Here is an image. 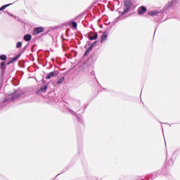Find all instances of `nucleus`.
Segmentation results:
<instances>
[{"instance_id": "nucleus-1", "label": "nucleus", "mask_w": 180, "mask_h": 180, "mask_svg": "<svg viewBox=\"0 0 180 180\" xmlns=\"http://www.w3.org/2000/svg\"><path fill=\"white\" fill-rule=\"evenodd\" d=\"M131 5H132V2L131 0H126L124 1V12L122 13V16H123V15H125V13H128L129 11H130V8H131Z\"/></svg>"}, {"instance_id": "nucleus-2", "label": "nucleus", "mask_w": 180, "mask_h": 180, "mask_svg": "<svg viewBox=\"0 0 180 180\" xmlns=\"http://www.w3.org/2000/svg\"><path fill=\"white\" fill-rule=\"evenodd\" d=\"M44 32V27H37L34 28L32 34L33 36H37V34H40V33H43Z\"/></svg>"}, {"instance_id": "nucleus-3", "label": "nucleus", "mask_w": 180, "mask_h": 180, "mask_svg": "<svg viewBox=\"0 0 180 180\" xmlns=\"http://www.w3.org/2000/svg\"><path fill=\"white\" fill-rule=\"evenodd\" d=\"M59 74H60V72L57 70L51 72L46 76V79H50L51 78H53V77H57V75H58Z\"/></svg>"}, {"instance_id": "nucleus-4", "label": "nucleus", "mask_w": 180, "mask_h": 180, "mask_svg": "<svg viewBox=\"0 0 180 180\" xmlns=\"http://www.w3.org/2000/svg\"><path fill=\"white\" fill-rule=\"evenodd\" d=\"M137 12H138V15H144V13L147 12V8L141 6L138 8Z\"/></svg>"}, {"instance_id": "nucleus-5", "label": "nucleus", "mask_w": 180, "mask_h": 180, "mask_svg": "<svg viewBox=\"0 0 180 180\" xmlns=\"http://www.w3.org/2000/svg\"><path fill=\"white\" fill-rule=\"evenodd\" d=\"M89 40H96L98 39V33L90 32L88 35Z\"/></svg>"}, {"instance_id": "nucleus-6", "label": "nucleus", "mask_w": 180, "mask_h": 180, "mask_svg": "<svg viewBox=\"0 0 180 180\" xmlns=\"http://www.w3.org/2000/svg\"><path fill=\"white\" fill-rule=\"evenodd\" d=\"M101 43H103L108 39V32H104L103 34L101 36Z\"/></svg>"}, {"instance_id": "nucleus-7", "label": "nucleus", "mask_w": 180, "mask_h": 180, "mask_svg": "<svg viewBox=\"0 0 180 180\" xmlns=\"http://www.w3.org/2000/svg\"><path fill=\"white\" fill-rule=\"evenodd\" d=\"M24 40L25 41H30V40H32V35L30 34H26L25 37H24Z\"/></svg>"}, {"instance_id": "nucleus-8", "label": "nucleus", "mask_w": 180, "mask_h": 180, "mask_svg": "<svg viewBox=\"0 0 180 180\" xmlns=\"http://www.w3.org/2000/svg\"><path fill=\"white\" fill-rule=\"evenodd\" d=\"M148 14L150 16H155L156 15L158 14V11H152L148 12Z\"/></svg>"}, {"instance_id": "nucleus-9", "label": "nucleus", "mask_w": 180, "mask_h": 180, "mask_svg": "<svg viewBox=\"0 0 180 180\" xmlns=\"http://www.w3.org/2000/svg\"><path fill=\"white\" fill-rule=\"evenodd\" d=\"M65 80V77H61L58 82H57V84L60 85L61 84H63V82H64V81Z\"/></svg>"}, {"instance_id": "nucleus-10", "label": "nucleus", "mask_w": 180, "mask_h": 180, "mask_svg": "<svg viewBox=\"0 0 180 180\" xmlns=\"http://www.w3.org/2000/svg\"><path fill=\"white\" fill-rule=\"evenodd\" d=\"M11 5H12L11 4H6V5H4V6H2L1 8H0V12L1 11H4V9H6V8H8V6H11Z\"/></svg>"}, {"instance_id": "nucleus-11", "label": "nucleus", "mask_w": 180, "mask_h": 180, "mask_svg": "<svg viewBox=\"0 0 180 180\" xmlns=\"http://www.w3.org/2000/svg\"><path fill=\"white\" fill-rule=\"evenodd\" d=\"M7 57L6 55H1L0 56V59L3 61H5V60H6Z\"/></svg>"}, {"instance_id": "nucleus-12", "label": "nucleus", "mask_w": 180, "mask_h": 180, "mask_svg": "<svg viewBox=\"0 0 180 180\" xmlns=\"http://www.w3.org/2000/svg\"><path fill=\"white\" fill-rule=\"evenodd\" d=\"M72 27H74V29H77V26H78V24H77V22L75 21H73L72 22Z\"/></svg>"}, {"instance_id": "nucleus-13", "label": "nucleus", "mask_w": 180, "mask_h": 180, "mask_svg": "<svg viewBox=\"0 0 180 180\" xmlns=\"http://www.w3.org/2000/svg\"><path fill=\"white\" fill-rule=\"evenodd\" d=\"M20 47H22V42H20V41L17 42L16 48L17 49H20Z\"/></svg>"}, {"instance_id": "nucleus-14", "label": "nucleus", "mask_w": 180, "mask_h": 180, "mask_svg": "<svg viewBox=\"0 0 180 180\" xmlns=\"http://www.w3.org/2000/svg\"><path fill=\"white\" fill-rule=\"evenodd\" d=\"M19 57H20V54L17 55L15 57H14L12 60L13 61V63H15V61H16L18 60V58H19Z\"/></svg>"}, {"instance_id": "nucleus-15", "label": "nucleus", "mask_w": 180, "mask_h": 180, "mask_svg": "<svg viewBox=\"0 0 180 180\" xmlns=\"http://www.w3.org/2000/svg\"><path fill=\"white\" fill-rule=\"evenodd\" d=\"M41 91H43V92H46V91H47V86H41Z\"/></svg>"}, {"instance_id": "nucleus-16", "label": "nucleus", "mask_w": 180, "mask_h": 180, "mask_svg": "<svg viewBox=\"0 0 180 180\" xmlns=\"http://www.w3.org/2000/svg\"><path fill=\"white\" fill-rule=\"evenodd\" d=\"M4 67H5V62H1V68H4Z\"/></svg>"}, {"instance_id": "nucleus-17", "label": "nucleus", "mask_w": 180, "mask_h": 180, "mask_svg": "<svg viewBox=\"0 0 180 180\" xmlns=\"http://www.w3.org/2000/svg\"><path fill=\"white\" fill-rule=\"evenodd\" d=\"M92 49H94V47L90 45L89 47L87 49V51L91 52V50H92Z\"/></svg>"}, {"instance_id": "nucleus-18", "label": "nucleus", "mask_w": 180, "mask_h": 180, "mask_svg": "<svg viewBox=\"0 0 180 180\" xmlns=\"http://www.w3.org/2000/svg\"><path fill=\"white\" fill-rule=\"evenodd\" d=\"M90 51H87V49L86 50L85 53H84V56H88V54H89Z\"/></svg>"}, {"instance_id": "nucleus-19", "label": "nucleus", "mask_w": 180, "mask_h": 180, "mask_svg": "<svg viewBox=\"0 0 180 180\" xmlns=\"http://www.w3.org/2000/svg\"><path fill=\"white\" fill-rule=\"evenodd\" d=\"M90 46H92V47H95L96 46V41H94L93 44H91Z\"/></svg>"}, {"instance_id": "nucleus-20", "label": "nucleus", "mask_w": 180, "mask_h": 180, "mask_svg": "<svg viewBox=\"0 0 180 180\" xmlns=\"http://www.w3.org/2000/svg\"><path fill=\"white\" fill-rule=\"evenodd\" d=\"M12 63H13V60H9L7 63V65H9V64H12Z\"/></svg>"}]
</instances>
